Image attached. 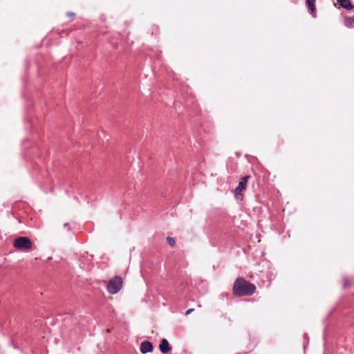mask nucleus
I'll use <instances>...</instances> for the list:
<instances>
[{"instance_id": "obj_8", "label": "nucleus", "mask_w": 354, "mask_h": 354, "mask_svg": "<svg viewBox=\"0 0 354 354\" xmlns=\"http://www.w3.org/2000/svg\"><path fill=\"white\" fill-rule=\"evenodd\" d=\"M315 0H306V5H307V7L308 8V10H309V12L313 16L315 17V15H314L315 12Z\"/></svg>"}, {"instance_id": "obj_9", "label": "nucleus", "mask_w": 354, "mask_h": 354, "mask_svg": "<svg viewBox=\"0 0 354 354\" xmlns=\"http://www.w3.org/2000/svg\"><path fill=\"white\" fill-rule=\"evenodd\" d=\"M353 21H354L353 17H348L345 20V25L348 27H350L352 26Z\"/></svg>"}, {"instance_id": "obj_3", "label": "nucleus", "mask_w": 354, "mask_h": 354, "mask_svg": "<svg viewBox=\"0 0 354 354\" xmlns=\"http://www.w3.org/2000/svg\"><path fill=\"white\" fill-rule=\"evenodd\" d=\"M13 246L18 250H28L32 248V242L28 237L20 236L15 239Z\"/></svg>"}, {"instance_id": "obj_6", "label": "nucleus", "mask_w": 354, "mask_h": 354, "mask_svg": "<svg viewBox=\"0 0 354 354\" xmlns=\"http://www.w3.org/2000/svg\"><path fill=\"white\" fill-rule=\"evenodd\" d=\"M159 348L162 353H167L171 349L169 346L168 341L166 339H162L161 340Z\"/></svg>"}, {"instance_id": "obj_10", "label": "nucleus", "mask_w": 354, "mask_h": 354, "mask_svg": "<svg viewBox=\"0 0 354 354\" xmlns=\"http://www.w3.org/2000/svg\"><path fill=\"white\" fill-rule=\"evenodd\" d=\"M167 243L171 245V246H174L175 245V240L174 238L172 237H170V236H167Z\"/></svg>"}, {"instance_id": "obj_12", "label": "nucleus", "mask_w": 354, "mask_h": 354, "mask_svg": "<svg viewBox=\"0 0 354 354\" xmlns=\"http://www.w3.org/2000/svg\"><path fill=\"white\" fill-rule=\"evenodd\" d=\"M67 16H68V17H73V16H75V13L72 12H68L67 13Z\"/></svg>"}, {"instance_id": "obj_4", "label": "nucleus", "mask_w": 354, "mask_h": 354, "mask_svg": "<svg viewBox=\"0 0 354 354\" xmlns=\"http://www.w3.org/2000/svg\"><path fill=\"white\" fill-rule=\"evenodd\" d=\"M249 178H250V176H245L241 178V180L239 183L238 186L234 190V193L236 198H238L239 196H241V192L246 189L247 183H248Z\"/></svg>"}, {"instance_id": "obj_2", "label": "nucleus", "mask_w": 354, "mask_h": 354, "mask_svg": "<svg viewBox=\"0 0 354 354\" xmlns=\"http://www.w3.org/2000/svg\"><path fill=\"white\" fill-rule=\"evenodd\" d=\"M122 287V280L120 277L115 276L106 285L107 292L111 295L118 293Z\"/></svg>"}, {"instance_id": "obj_5", "label": "nucleus", "mask_w": 354, "mask_h": 354, "mask_svg": "<svg viewBox=\"0 0 354 354\" xmlns=\"http://www.w3.org/2000/svg\"><path fill=\"white\" fill-rule=\"evenodd\" d=\"M153 345L149 341H144L140 344V351L142 353L145 354L153 351Z\"/></svg>"}, {"instance_id": "obj_7", "label": "nucleus", "mask_w": 354, "mask_h": 354, "mask_svg": "<svg viewBox=\"0 0 354 354\" xmlns=\"http://www.w3.org/2000/svg\"><path fill=\"white\" fill-rule=\"evenodd\" d=\"M337 1L341 7L345 8L347 10H351L353 9V6L350 0H337Z\"/></svg>"}, {"instance_id": "obj_11", "label": "nucleus", "mask_w": 354, "mask_h": 354, "mask_svg": "<svg viewBox=\"0 0 354 354\" xmlns=\"http://www.w3.org/2000/svg\"><path fill=\"white\" fill-rule=\"evenodd\" d=\"M194 310V308H189V309H188V310L186 311L185 315H188L191 314Z\"/></svg>"}, {"instance_id": "obj_13", "label": "nucleus", "mask_w": 354, "mask_h": 354, "mask_svg": "<svg viewBox=\"0 0 354 354\" xmlns=\"http://www.w3.org/2000/svg\"><path fill=\"white\" fill-rule=\"evenodd\" d=\"M68 223H65V224H64V226H65V227H68Z\"/></svg>"}, {"instance_id": "obj_1", "label": "nucleus", "mask_w": 354, "mask_h": 354, "mask_svg": "<svg viewBox=\"0 0 354 354\" xmlns=\"http://www.w3.org/2000/svg\"><path fill=\"white\" fill-rule=\"evenodd\" d=\"M256 290V286L243 277L237 278L232 287V293L236 297L251 296Z\"/></svg>"}]
</instances>
